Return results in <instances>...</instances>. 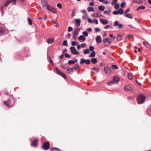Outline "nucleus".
Segmentation results:
<instances>
[{
    "label": "nucleus",
    "mask_w": 151,
    "mask_h": 151,
    "mask_svg": "<svg viewBox=\"0 0 151 151\" xmlns=\"http://www.w3.org/2000/svg\"><path fill=\"white\" fill-rule=\"evenodd\" d=\"M14 102L15 101L13 96L10 95H9V99L6 101H4V103L6 106L12 107L13 106Z\"/></svg>",
    "instance_id": "f257e3e1"
},
{
    "label": "nucleus",
    "mask_w": 151,
    "mask_h": 151,
    "mask_svg": "<svg viewBox=\"0 0 151 151\" xmlns=\"http://www.w3.org/2000/svg\"><path fill=\"white\" fill-rule=\"evenodd\" d=\"M145 99V96L142 94H140L137 97V103L140 104L144 102Z\"/></svg>",
    "instance_id": "f03ea898"
},
{
    "label": "nucleus",
    "mask_w": 151,
    "mask_h": 151,
    "mask_svg": "<svg viewBox=\"0 0 151 151\" xmlns=\"http://www.w3.org/2000/svg\"><path fill=\"white\" fill-rule=\"evenodd\" d=\"M133 86L131 84L126 85L124 88V90L126 91H131L134 89Z\"/></svg>",
    "instance_id": "7ed1b4c3"
},
{
    "label": "nucleus",
    "mask_w": 151,
    "mask_h": 151,
    "mask_svg": "<svg viewBox=\"0 0 151 151\" xmlns=\"http://www.w3.org/2000/svg\"><path fill=\"white\" fill-rule=\"evenodd\" d=\"M17 0H8L4 3V6L7 7L11 2L12 3L13 5H15L16 4Z\"/></svg>",
    "instance_id": "20e7f679"
},
{
    "label": "nucleus",
    "mask_w": 151,
    "mask_h": 151,
    "mask_svg": "<svg viewBox=\"0 0 151 151\" xmlns=\"http://www.w3.org/2000/svg\"><path fill=\"white\" fill-rule=\"evenodd\" d=\"M104 70L105 73L107 75H110L111 73L110 69L108 66H106L104 67Z\"/></svg>",
    "instance_id": "39448f33"
},
{
    "label": "nucleus",
    "mask_w": 151,
    "mask_h": 151,
    "mask_svg": "<svg viewBox=\"0 0 151 151\" xmlns=\"http://www.w3.org/2000/svg\"><path fill=\"white\" fill-rule=\"evenodd\" d=\"M70 50L72 53L73 55H77L79 53L76 51V48L74 47H71L70 48Z\"/></svg>",
    "instance_id": "423d86ee"
},
{
    "label": "nucleus",
    "mask_w": 151,
    "mask_h": 151,
    "mask_svg": "<svg viewBox=\"0 0 151 151\" xmlns=\"http://www.w3.org/2000/svg\"><path fill=\"white\" fill-rule=\"evenodd\" d=\"M84 63L87 64H89L90 63V61L89 59L85 60L84 59L81 58V59L80 63L82 65Z\"/></svg>",
    "instance_id": "0eeeda50"
},
{
    "label": "nucleus",
    "mask_w": 151,
    "mask_h": 151,
    "mask_svg": "<svg viewBox=\"0 0 151 151\" xmlns=\"http://www.w3.org/2000/svg\"><path fill=\"white\" fill-rule=\"evenodd\" d=\"M55 69L56 71L59 75L61 76L65 79H66L67 78V77L61 71H60V70L58 68H55Z\"/></svg>",
    "instance_id": "6e6552de"
},
{
    "label": "nucleus",
    "mask_w": 151,
    "mask_h": 151,
    "mask_svg": "<svg viewBox=\"0 0 151 151\" xmlns=\"http://www.w3.org/2000/svg\"><path fill=\"white\" fill-rule=\"evenodd\" d=\"M41 4L43 9H46L47 8L48 6L47 2L45 0H42L41 1Z\"/></svg>",
    "instance_id": "1a4fd4ad"
},
{
    "label": "nucleus",
    "mask_w": 151,
    "mask_h": 151,
    "mask_svg": "<svg viewBox=\"0 0 151 151\" xmlns=\"http://www.w3.org/2000/svg\"><path fill=\"white\" fill-rule=\"evenodd\" d=\"M50 147V144L49 142H45L42 146L43 149L45 150H47Z\"/></svg>",
    "instance_id": "9d476101"
},
{
    "label": "nucleus",
    "mask_w": 151,
    "mask_h": 151,
    "mask_svg": "<svg viewBox=\"0 0 151 151\" xmlns=\"http://www.w3.org/2000/svg\"><path fill=\"white\" fill-rule=\"evenodd\" d=\"M47 10L51 11L53 13L56 14L57 13L55 9L54 8L49 5L47 6Z\"/></svg>",
    "instance_id": "9b49d317"
},
{
    "label": "nucleus",
    "mask_w": 151,
    "mask_h": 151,
    "mask_svg": "<svg viewBox=\"0 0 151 151\" xmlns=\"http://www.w3.org/2000/svg\"><path fill=\"white\" fill-rule=\"evenodd\" d=\"M79 31V29H77L76 30H75L73 32V37L74 39H76L78 35V32Z\"/></svg>",
    "instance_id": "f8f14e48"
},
{
    "label": "nucleus",
    "mask_w": 151,
    "mask_h": 151,
    "mask_svg": "<svg viewBox=\"0 0 151 151\" xmlns=\"http://www.w3.org/2000/svg\"><path fill=\"white\" fill-rule=\"evenodd\" d=\"M103 42L104 45L106 46H109L111 42V41H109V38L105 39L104 40Z\"/></svg>",
    "instance_id": "ddd939ff"
},
{
    "label": "nucleus",
    "mask_w": 151,
    "mask_h": 151,
    "mask_svg": "<svg viewBox=\"0 0 151 151\" xmlns=\"http://www.w3.org/2000/svg\"><path fill=\"white\" fill-rule=\"evenodd\" d=\"M100 22L104 25H106L108 23V21L107 20L104 19H100Z\"/></svg>",
    "instance_id": "4468645a"
},
{
    "label": "nucleus",
    "mask_w": 151,
    "mask_h": 151,
    "mask_svg": "<svg viewBox=\"0 0 151 151\" xmlns=\"http://www.w3.org/2000/svg\"><path fill=\"white\" fill-rule=\"evenodd\" d=\"M96 40L98 43H100L102 41V39L101 38V37L100 36H97L96 37Z\"/></svg>",
    "instance_id": "2eb2a0df"
},
{
    "label": "nucleus",
    "mask_w": 151,
    "mask_h": 151,
    "mask_svg": "<svg viewBox=\"0 0 151 151\" xmlns=\"http://www.w3.org/2000/svg\"><path fill=\"white\" fill-rule=\"evenodd\" d=\"M144 45L148 48H150V45L147 41H145L143 42Z\"/></svg>",
    "instance_id": "dca6fc26"
},
{
    "label": "nucleus",
    "mask_w": 151,
    "mask_h": 151,
    "mask_svg": "<svg viewBox=\"0 0 151 151\" xmlns=\"http://www.w3.org/2000/svg\"><path fill=\"white\" fill-rule=\"evenodd\" d=\"M75 21L76 24H77L76 25V26L77 27L79 26L81 22L80 19H76L75 20Z\"/></svg>",
    "instance_id": "f3484780"
},
{
    "label": "nucleus",
    "mask_w": 151,
    "mask_h": 151,
    "mask_svg": "<svg viewBox=\"0 0 151 151\" xmlns=\"http://www.w3.org/2000/svg\"><path fill=\"white\" fill-rule=\"evenodd\" d=\"M119 78L115 76L114 78L113 81L116 83L118 82L119 81Z\"/></svg>",
    "instance_id": "a211bd4d"
},
{
    "label": "nucleus",
    "mask_w": 151,
    "mask_h": 151,
    "mask_svg": "<svg viewBox=\"0 0 151 151\" xmlns=\"http://www.w3.org/2000/svg\"><path fill=\"white\" fill-rule=\"evenodd\" d=\"M54 40L53 38L48 39L47 40V42L48 44H51L53 42Z\"/></svg>",
    "instance_id": "6ab92c4d"
},
{
    "label": "nucleus",
    "mask_w": 151,
    "mask_h": 151,
    "mask_svg": "<svg viewBox=\"0 0 151 151\" xmlns=\"http://www.w3.org/2000/svg\"><path fill=\"white\" fill-rule=\"evenodd\" d=\"M145 8V7L144 6H139L137 9V11H138L139 10L142 9L144 10Z\"/></svg>",
    "instance_id": "aec40b11"
},
{
    "label": "nucleus",
    "mask_w": 151,
    "mask_h": 151,
    "mask_svg": "<svg viewBox=\"0 0 151 151\" xmlns=\"http://www.w3.org/2000/svg\"><path fill=\"white\" fill-rule=\"evenodd\" d=\"M91 62L93 64H96L97 62V60L95 58H92L91 59Z\"/></svg>",
    "instance_id": "412c9836"
},
{
    "label": "nucleus",
    "mask_w": 151,
    "mask_h": 151,
    "mask_svg": "<svg viewBox=\"0 0 151 151\" xmlns=\"http://www.w3.org/2000/svg\"><path fill=\"white\" fill-rule=\"evenodd\" d=\"M73 72V70L72 68H69L67 70V72L68 74H71Z\"/></svg>",
    "instance_id": "4be33fe9"
},
{
    "label": "nucleus",
    "mask_w": 151,
    "mask_h": 151,
    "mask_svg": "<svg viewBox=\"0 0 151 151\" xmlns=\"http://www.w3.org/2000/svg\"><path fill=\"white\" fill-rule=\"evenodd\" d=\"M80 67L78 63L76 64L75 66L73 67V69L75 70L78 69Z\"/></svg>",
    "instance_id": "5701e85b"
},
{
    "label": "nucleus",
    "mask_w": 151,
    "mask_h": 151,
    "mask_svg": "<svg viewBox=\"0 0 151 151\" xmlns=\"http://www.w3.org/2000/svg\"><path fill=\"white\" fill-rule=\"evenodd\" d=\"M98 8L100 10L103 11H104L105 8L104 6L101 5L99 6Z\"/></svg>",
    "instance_id": "b1692460"
},
{
    "label": "nucleus",
    "mask_w": 151,
    "mask_h": 151,
    "mask_svg": "<svg viewBox=\"0 0 151 151\" xmlns=\"http://www.w3.org/2000/svg\"><path fill=\"white\" fill-rule=\"evenodd\" d=\"M87 10L89 12H94L95 11L93 9V7H88L87 8Z\"/></svg>",
    "instance_id": "393cba45"
},
{
    "label": "nucleus",
    "mask_w": 151,
    "mask_h": 151,
    "mask_svg": "<svg viewBox=\"0 0 151 151\" xmlns=\"http://www.w3.org/2000/svg\"><path fill=\"white\" fill-rule=\"evenodd\" d=\"M78 39L79 40L84 41L85 39V38L83 35H81L78 37Z\"/></svg>",
    "instance_id": "a878e982"
},
{
    "label": "nucleus",
    "mask_w": 151,
    "mask_h": 151,
    "mask_svg": "<svg viewBox=\"0 0 151 151\" xmlns=\"http://www.w3.org/2000/svg\"><path fill=\"white\" fill-rule=\"evenodd\" d=\"M126 17H128V18L132 19L133 18V17L130 14H126L125 15Z\"/></svg>",
    "instance_id": "bb28decb"
},
{
    "label": "nucleus",
    "mask_w": 151,
    "mask_h": 151,
    "mask_svg": "<svg viewBox=\"0 0 151 151\" xmlns=\"http://www.w3.org/2000/svg\"><path fill=\"white\" fill-rule=\"evenodd\" d=\"M90 51L88 49L85 50L83 51V54L85 55L89 53Z\"/></svg>",
    "instance_id": "cd10ccee"
},
{
    "label": "nucleus",
    "mask_w": 151,
    "mask_h": 151,
    "mask_svg": "<svg viewBox=\"0 0 151 151\" xmlns=\"http://www.w3.org/2000/svg\"><path fill=\"white\" fill-rule=\"evenodd\" d=\"M31 145L34 147H36L37 145V142H32Z\"/></svg>",
    "instance_id": "c85d7f7f"
},
{
    "label": "nucleus",
    "mask_w": 151,
    "mask_h": 151,
    "mask_svg": "<svg viewBox=\"0 0 151 151\" xmlns=\"http://www.w3.org/2000/svg\"><path fill=\"white\" fill-rule=\"evenodd\" d=\"M75 63V61L73 60H69L68 62V63L69 65L73 64Z\"/></svg>",
    "instance_id": "c756f323"
},
{
    "label": "nucleus",
    "mask_w": 151,
    "mask_h": 151,
    "mask_svg": "<svg viewBox=\"0 0 151 151\" xmlns=\"http://www.w3.org/2000/svg\"><path fill=\"white\" fill-rule=\"evenodd\" d=\"M96 55V52L95 51H92L91 54H90V56L91 57H94Z\"/></svg>",
    "instance_id": "7c9ffc66"
},
{
    "label": "nucleus",
    "mask_w": 151,
    "mask_h": 151,
    "mask_svg": "<svg viewBox=\"0 0 151 151\" xmlns=\"http://www.w3.org/2000/svg\"><path fill=\"white\" fill-rule=\"evenodd\" d=\"M128 78L130 80H132L133 79L132 75L131 73H128L127 75Z\"/></svg>",
    "instance_id": "2f4dec72"
},
{
    "label": "nucleus",
    "mask_w": 151,
    "mask_h": 151,
    "mask_svg": "<svg viewBox=\"0 0 151 151\" xmlns=\"http://www.w3.org/2000/svg\"><path fill=\"white\" fill-rule=\"evenodd\" d=\"M118 12H119V14H121L123 13L124 10L122 9H119L118 10Z\"/></svg>",
    "instance_id": "473e14b6"
},
{
    "label": "nucleus",
    "mask_w": 151,
    "mask_h": 151,
    "mask_svg": "<svg viewBox=\"0 0 151 151\" xmlns=\"http://www.w3.org/2000/svg\"><path fill=\"white\" fill-rule=\"evenodd\" d=\"M54 150H58V151H60V150L58 148H56V147H52V148H51V149H50V151H52Z\"/></svg>",
    "instance_id": "72a5a7b5"
},
{
    "label": "nucleus",
    "mask_w": 151,
    "mask_h": 151,
    "mask_svg": "<svg viewBox=\"0 0 151 151\" xmlns=\"http://www.w3.org/2000/svg\"><path fill=\"white\" fill-rule=\"evenodd\" d=\"M81 12L82 13H83L84 14V15L86 17H87L88 14L86 12L85 10H82L81 11Z\"/></svg>",
    "instance_id": "f704fd0d"
},
{
    "label": "nucleus",
    "mask_w": 151,
    "mask_h": 151,
    "mask_svg": "<svg viewBox=\"0 0 151 151\" xmlns=\"http://www.w3.org/2000/svg\"><path fill=\"white\" fill-rule=\"evenodd\" d=\"M92 16L96 18L100 17L99 14L97 13H94L93 14H92Z\"/></svg>",
    "instance_id": "c9c22d12"
},
{
    "label": "nucleus",
    "mask_w": 151,
    "mask_h": 151,
    "mask_svg": "<svg viewBox=\"0 0 151 151\" xmlns=\"http://www.w3.org/2000/svg\"><path fill=\"white\" fill-rule=\"evenodd\" d=\"M111 68H112L115 69H117L118 68V66L115 65H111Z\"/></svg>",
    "instance_id": "e433bc0d"
},
{
    "label": "nucleus",
    "mask_w": 151,
    "mask_h": 151,
    "mask_svg": "<svg viewBox=\"0 0 151 151\" xmlns=\"http://www.w3.org/2000/svg\"><path fill=\"white\" fill-rule=\"evenodd\" d=\"M114 82L112 81H111L108 83L107 84L109 86H111L114 84Z\"/></svg>",
    "instance_id": "4c0bfd02"
},
{
    "label": "nucleus",
    "mask_w": 151,
    "mask_h": 151,
    "mask_svg": "<svg viewBox=\"0 0 151 151\" xmlns=\"http://www.w3.org/2000/svg\"><path fill=\"white\" fill-rule=\"evenodd\" d=\"M122 37L121 35H119L117 38L118 41H120L122 40Z\"/></svg>",
    "instance_id": "58836bf2"
},
{
    "label": "nucleus",
    "mask_w": 151,
    "mask_h": 151,
    "mask_svg": "<svg viewBox=\"0 0 151 151\" xmlns=\"http://www.w3.org/2000/svg\"><path fill=\"white\" fill-rule=\"evenodd\" d=\"M28 21L29 22V24L30 25H31L32 24V22L30 19L29 18H27Z\"/></svg>",
    "instance_id": "ea45409f"
},
{
    "label": "nucleus",
    "mask_w": 151,
    "mask_h": 151,
    "mask_svg": "<svg viewBox=\"0 0 151 151\" xmlns=\"http://www.w3.org/2000/svg\"><path fill=\"white\" fill-rule=\"evenodd\" d=\"M126 5V4L125 2H123L120 5L121 7L123 8H124Z\"/></svg>",
    "instance_id": "a19ab883"
},
{
    "label": "nucleus",
    "mask_w": 151,
    "mask_h": 151,
    "mask_svg": "<svg viewBox=\"0 0 151 151\" xmlns=\"http://www.w3.org/2000/svg\"><path fill=\"white\" fill-rule=\"evenodd\" d=\"M62 45L63 46H67L68 45V44H67V41L66 40H64L63 42L62 43Z\"/></svg>",
    "instance_id": "79ce46f5"
},
{
    "label": "nucleus",
    "mask_w": 151,
    "mask_h": 151,
    "mask_svg": "<svg viewBox=\"0 0 151 151\" xmlns=\"http://www.w3.org/2000/svg\"><path fill=\"white\" fill-rule=\"evenodd\" d=\"M4 32V29L0 27V34L3 33Z\"/></svg>",
    "instance_id": "37998d69"
},
{
    "label": "nucleus",
    "mask_w": 151,
    "mask_h": 151,
    "mask_svg": "<svg viewBox=\"0 0 151 151\" xmlns=\"http://www.w3.org/2000/svg\"><path fill=\"white\" fill-rule=\"evenodd\" d=\"M65 57L67 58H70L71 56L67 53H65L64 54Z\"/></svg>",
    "instance_id": "c03bdc74"
},
{
    "label": "nucleus",
    "mask_w": 151,
    "mask_h": 151,
    "mask_svg": "<svg viewBox=\"0 0 151 151\" xmlns=\"http://www.w3.org/2000/svg\"><path fill=\"white\" fill-rule=\"evenodd\" d=\"M89 50L91 51H93V50L94 49V47L92 46H90L89 47Z\"/></svg>",
    "instance_id": "a18cd8bd"
},
{
    "label": "nucleus",
    "mask_w": 151,
    "mask_h": 151,
    "mask_svg": "<svg viewBox=\"0 0 151 151\" xmlns=\"http://www.w3.org/2000/svg\"><path fill=\"white\" fill-rule=\"evenodd\" d=\"M119 24V23L117 21H115L114 24V25L115 26H118Z\"/></svg>",
    "instance_id": "49530a36"
},
{
    "label": "nucleus",
    "mask_w": 151,
    "mask_h": 151,
    "mask_svg": "<svg viewBox=\"0 0 151 151\" xmlns=\"http://www.w3.org/2000/svg\"><path fill=\"white\" fill-rule=\"evenodd\" d=\"M119 4H115L114 6V8L116 9H117L119 8Z\"/></svg>",
    "instance_id": "de8ad7c7"
},
{
    "label": "nucleus",
    "mask_w": 151,
    "mask_h": 151,
    "mask_svg": "<svg viewBox=\"0 0 151 151\" xmlns=\"http://www.w3.org/2000/svg\"><path fill=\"white\" fill-rule=\"evenodd\" d=\"M93 22L95 23L96 24H97L98 23V21L97 19H94L93 20Z\"/></svg>",
    "instance_id": "09e8293b"
},
{
    "label": "nucleus",
    "mask_w": 151,
    "mask_h": 151,
    "mask_svg": "<svg viewBox=\"0 0 151 151\" xmlns=\"http://www.w3.org/2000/svg\"><path fill=\"white\" fill-rule=\"evenodd\" d=\"M4 6H0V9L2 12H3V9H4Z\"/></svg>",
    "instance_id": "8fccbe9b"
},
{
    "label": "nucleus",
    "mask_w": 151,
    "mask_h": 151,
    "mask_svg": "<svg viewBox=\"0 0 151 151\" xmlns=\"http://www.w3.org/2000/svg\"><path fill=\"white\" fill-rule=\"evenodd\" d=\"M91 70H96V72H98L99 71V69L96 67H94L91 69Z\"/></svg>",
    "instance_id": "3c124183"
},
{
    "label": "nucleus",
    "mask_w": 151,
    "mask_h": 151,
    "mask_svg": "<svg viewBox=\"0 0 151 151\" xmlns=\"http://www.w3.org/2000/svg\"><path fill=\"white\" fill-rule=\"evenodd\" d=\"M117 1L118 0H113V1L112 2V4L114 5L116 4L117 3Z\"/></svg>",
    "instance_id": "603ef678"
},
{
    "label": "nucleus",
    "mask_w": 151,
    "mask_h": 151,
    "mask_svg": "<svg viewBox=\"0 0 151 151\" xmlns=\"http://www.w3.org/2000/svg\"><path fill=\"white\" fill-rule=\"evenodd\" d=\"M83 35H84L85 36L87 37L88 36V33L86 31H84L83 32Z\"/></svg>",
    "instance_id": "864d4df0"
},
{
    "label": "nucleus",
    "mask_w": 151,
    "mask_h": 151,
    "mask_svg": "<svg viewBox=\"0 0 151 151\" xmlns=\"http://www.w3.org/2000/svg\"><path fill=\"white\" fill-rule=\"evenodd\" d=\"M57 6L60 9H61L62 8V5L60 3H58L57 4Z\"/></svg>",
    "instance_id": "5fc2aeb1"
},
{
    "label": "nucleus",
    "mask_w": 151,
    "mask_h": 151,
    "mask_svg": "<svg viewBox=\"0 0 151 151\" xmlns=\"http://www.w3.org/2000/svg\"><path fill=\"white\" fill-rule=\"evenodd\" d=\"M86 46V44L85 43H83L81 44V47L84 48Z\"/></svg>",
    "instance_id": "6e6d98bb"
},
{
    "label": "nucleus",
    "mask_w": 151,
    "mask_h": 151,
    "mask_svg": "<svg viewBox=\"0 0 151 151\" xmlns=\"http://www.w3.org/2000/svg\"><path fill=\"white\" fill-rule=\"evenodd\" d=\"M95 30L96 32H98L100 31V29L99 28H96L95 29Z\"/></svg>",
    "instance_id": "4d7b16f0"
},
{
    "label": "nucleus",
    "mask_w": 151,
    "mask_h": 151,
    "mask_svg": "<svg viewBox=\"0 0 151 151\" xmlns=\"http://www.w3.org/2000/svg\"><path fill=\"white\" fill-rule=\"evenodd\" d=\"M130 11V9L128 8L124 12V13L125 14H127V12H129Z\"/></svg>",
    "instance_id": "13d9d810"
},
{
    "label": "nucleus",
    "mask_w": 151,
    "mask_h": 151,
    "mask_svg": "<svg viewBox=\"0 0 151 151\" xmlns=\"http://www.w3.org/2000/svg\"><path fill=\"white\" fill-rule=\"evenodd\" d=\"M73 29L71 27H68V32H71L73 30Z\"/></svg>",
    "instance_id": "bf43d9fd"
},
{
    "label": "nucleus",
    "mask_w": 151,
    "mask_h": 151,
    "mask_svg": "<svg viewBox=\"0 0 151 151\" xmlns=\"http://www.w3.org/2000/svg\"><path fill=\"white\" fill-rule=\"evenodd\" d=\"M113 14H114L117 15L119 14V12H118V11H115L113 12Z\"/></svg>",
    "instance_id": "052dcab7"
},
{
    "label": "nucleus",
    "mask_w": 151,
    "mask_h": 151,
    "mask_svg": "<svg viewBox=\"0 0 151 151\" xmlns=\"http://www.w3.org/2000/svg\"><path fill=\"white\" fill-rule=\"evenodd\" d=\"M110 11H105L104 12V13L105 14H106L108 15H109V14L110 13Z\"/></svg>",
    "instance_id": "680f3d73"
},
{
    "label": "nucleus",
    "mask_w": 151,
    "mask_h": 151,
    "mask_svg": "<svg viewBox=\"0 0 151 151\" xmlns=\"http://www.w3.org/2000/svg\"><path fill=\"white\" fill-rule=\"evenodd\" d=\"M118 28L121 29L123 27V25L122 24H119L118 26Z\"/></svg>",
    "instance_id": "e2e57ef3"
},
{
    "label": "nucleus",
    "mask_w": 151,
    "mask_h": 151,
    "mask_svg": "<svg viewBox=\"0 0 151 151\" xmlns=\"http://www.w3.org/2000/svg\"><path fill=\"white\" fill-rule=\"evenodd\" d=\"M88 22L90 23H92L93 22V21H92V19L90 18H89L88 19Z\"/></svg>",
    "instance_id": "0e129e2a"
},
{
    "label": "nucleus",
    "mask_w": 151,
    "mask_h": 151,
    "mask_svg": "<svg viewBox=\"0 0 151 151\" xmlns=\"http://www.w3.org/2000/svg\"><path fill=\"white\" fill-rule=\"evenodd\" d=\"M76 45V42L75 41H72L71 43V45L73 46H75Z\"/></svg>",
    "instance_id": "69168bd1"
},
{
    "label": "nucleus",
    "mask_w": 151,
    "mask_h": 151,
    "mask_svg": "<svg viewBox=\"0 0 151 151\" xmlns=\"http://www.w3.org/2000/svg\"><path fill=\"white\" fill-rule=\"evenodd\" d=\"M132 37V36L131 35H128L126 37V38H130Z\"/></svg>",
    "instance_id": "338daca9"
},
{
    "label": "nucleus",
    "mask_w": 151,
    "mask_h": 151,
    "mask_svg": "<svg viewBox=\"0 0 151 151\" xmlns=\"http://www.w3.org/2000/svg\"><path fill=\"white\" fill-rule=\"evenodd\" d=\"M62 68L63 69H66L67 68L66 67V66L65 65H62Z\"/></svg>",
    "instance_id": "774afa93"
}]
</instances>
